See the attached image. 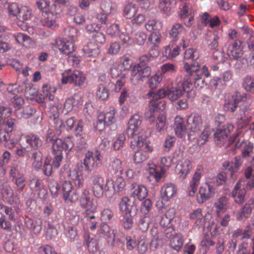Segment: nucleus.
<instances>
[{
	"instance_id": "f8f14e48",
	"label": "nucleus",
	"mask_w": 254,
	"mask_h": 254,
	"mask_svg": "<svg viewBox=\"0 0 254 254\" xmlns=\"http://www.w3.org/2000/svg\"><path fill=\"white\" fill-rule=\"evenodd\" d=\"M234 129V126L232 124H228L218 128L214 133V139L216 143L218 145H223L227 140L229 134Z\"/></svg>"
},
{
	"instance_id": "e2e57ef3",
	"label": "nucleus",
	"mask_w": 254,
	"mask_h": 254,
	"mask_svg": "<svg viewBox=\"0 0 254 254\" xmlns=\"http://www.w3.org/2000/svg\"><path fill=\"white\" fill-rule=\"evenodd\" d=\"M110 74L112 78L116 79L119 78L122 75L126 76L125 72L118 65V63H115L113 65L110 69Z\"/></svg>"
},
{
	"instance_id": "69168bd1",
	"label": "nucleus",
	"mask_w": 254,
	"mask_h": 254,
	"mask_svg": "<svg viewBox=\"0 0 254 254\" xmlns=\"http://www.w3.org/2000/svg\"><path fill=\"white\" fill-rule=\"evenodd\" d=\"M161 75L166 73H173L176 71L177 66L172 63H165L160 67Z\"/></svg>"
},
{
	"instance_id": "a211bd4d",
	"label": "nucleus",
	"mask_w": 254,
	"mask_h": 254,
	"mask_svg": "<svg viewBox=\"0 0 254 254\" xmlns=\"http://www.w3.org/2000/svg\"><path fill=\"white\" fill-rule=\"evenodd\" d=\"M166 104V102L164 101L160 102L158 104H156L155 101L151 100L149 103L148 107L145 112V118L148 120L151 124L154 123L155 113L158 112V106H162V107L165 108Z\"/></svg>"
},
{
	"instance_id": "58836bf2",
	"label": "nucleus",
	"mask_w": 254,
	"mask_h": 254,
	"mask_svg": "<svg viewBox=\"0 0 254 254\" xmlns=\"http://www.w3.org/2000/svg\"><path fill=\"white\" fill-rule=\"evenodd\" d=\"M17 213L18 210L15 207H9L0 204V213L2 215L5 214L10 220H15Z\"/></svg>"
},
{
	"instance_id": "9d476101",
	"label": "nucleus",
	"mask_w": 254,
	"mask_h": 254,
	"mask_svg": "<svg viewBox=\"0 0 254 254\" xmlns=\"http://www.w3.org/2000/svg\"><path fill=\"white\" fill-rule=\"evenodd\" d=\"M151 73V70L150 67L146 66L145 64H137L135 65L130 71L131 80L132 81L134 78L137 81H143L149 77Z\"/></svg>"
},
{
	"instance_id": "603ef678",
	"label": "nucleus",
	"mask_w": 254,
	"mask_h": 254,
	"mask_svg": "<svg viewBox=\"0 0 254 254\" xmlns=\"http://www.w3.org/2000/svg\"><path fill=\"white\" fill-rule=\"evenodd\" d=\"M84 239L90 252H94L97 251V244L93 239L90 237V233L88 232L85 233Z\"/></svg>"
},
{
	"instance_id": "c9c22d12",
	"label": "nucleus",
	"mask_w": 254,
	"mask_h": 254,
	"mask_svg": "<svg viewBox=\"0 0 254 254\" xmlns=\"http://www.w3.org/2000/svg\"><path fill=\"white\" fill-rule=\"evenodd\" d=\"M184 239L181 234H177L170 240V246L174 250L180 251L184 245Z\"/></svg>"
},
{
	"instance_id": "c756f323",
	"label": "nucleus",
	"mask_w": 254,
	"mask_h": 254,
	"mask_svg": "<svg viewBox=\"0 0 254 254\" xmlns=\"http://www.w3.org/2000/svg\"><path fill=\"white\" fill-rule=\"evenodd\" d=\"M241 163L237 157L235 158L234 162H225L223 164V166L226 170L230 172V176L232 179L235 180L236 177L235 173H237L241 166Z\"/></svg>"
},
{
	"instance_id": "a878e982",
	"label": "nucleus",
	"mask_w": 254,
	"mask_h": 254,
	"mask_svg": "<svg viewBox=\"0 0 254 254\" xmlns=\"http://www.w3.org/2000/svg\"><path fill=\"white\" fill-rule=\"evenodd\" d=\"M67 176L74 185L79 187H82L83 185L84 179L82 173L79 171V168L75 167L69 170Z\"/></svg>"
},
{
	"instance_id": "4468645a",
	"label": "nucleus",
	"mask_w": 254,
	"mask_h": 254,
	"mask_svg": "<svg viewBox=\"0 0 254 254\" xmlns=\"http://www.w3.org/2000/svg\"><path fill=\"white\" fill-rule=\"evenodd\" d=\"M74 42L73 39L64 38L57 39L56 44L61 52L65 55H68L74 51Z\"/></svg>"
},
{
	"instance_id": "bb28decb",
	"label": "nucleus",
	"mask_w": 254,
	"mask_h": 254,
	"mask_svg": "<svg viewBox=\"0 0 254 254\" xmlns=\"http://www.w3.org/2000/svg\"><path fill=\"white\" fill-rule=\"evenodd\" d=\"M254 208V199L250 200L237 214V219L239 221H244L252 213Z\"/></svg>"
},
{
	"instance_id": "20e7f679",
	"label": "nucleus",
	"mask_w": 254,
	"mask_h": 254,
	"mask_svg": "<svg viewBox=\"0 0 254 254\" xmlns=\"http://www.w3.org/2000/svg\"><path fill=\"white\" fill-rule=\"evenodd\" d=\"M215 183L211 178H206L205 183L200 187L197 195V201L202 203L210 198L213 197L215 193Z\"/></svg>"
},
{
	"instance_id": "79ce46f5",
	"label": "nucleus",
	"mask_w": 254,
	"mask_h": 254,
	"mask_svg": "<svg viewBox=\"0 0 254 254\" xmlns=\"http://www.w3.org/2000/svg\"><path fill=\"white\" fill-rule=\"evenodd\" d=\"M175 4V0H160L159 8L164 13L169 14Z\"/></svg>"
},
{
	"instance_id": "2f4dec72",
	"label": "nucleus",
	"mask_w": 254,
	"mask_h": 254,
	"mask_svg": "<svg viewBox=\"0 0 254 254\" xmlns=\"http://www.w3.org/2000/svg\"><path fill=\"white\" fill-rule=\"evenodd\" d=\"M175 130L176 134L180 138L183 137L186 134L187 129L184 120L179 116H177L175 119Z\"/></svg>"
},
{
	"instance_id": "ddd939ff",
	"label": "nucleus",
	"mask_w": 254,
	"mask_h": 254,
	"mask_svg": "<svg viewBox=\"0 0 254 254\" xmlns=\"http://www.w3.org/2000/svg\"><path fill=\"white\" fill-rule=\"evenodd\" d=\"M141 123V117L138 114H134L130 118L127 129L128 137H133L139 133V127Z\"/></svg>"
},
{
	"instance_id": "dca6fc26",
	"label": "nucleus",
	"mask_w": 254,
	"mask_h": 254,
	"mask_svg": "<svg viewBox=\"0 0 254 254\" xmlns=\"http://www.w3.org/2000/svg\"><path fill=\"white\" fill-rule=\"evenodd\" d=\"M203 168L202 166H198L190 182L189 187V195L193 196L197 190V187L200 183V179Z\"/></svg>"
},
{
	"instance_id": "c85d7f7f",
	"label": "nucleus",
	"mask_w": 254,
	"mask_h": 254,
	"mask_svg": "<svg viewBox=\"0 0 254 254\" xmlns=\"http://www.w3.org/2000/svg\"><path fill=\"white\" fill-rule=\"evenodd\" d=\"M175 217L174 208L169 209L166 213L161 217L160 225L163 227H171L172 223Z\"/></svg>"
},
{
	"instance_id": "37998d69",
	"label": "nucleus",
	"mask_w": 254,
	"mask_h": 254,
	"mask_svg": "<svg viewBox=\"0 0 254 254\" xmlns=\"http://www.w3.org/2000/svg\"><path fill=\"white\" fill-rule=\"evenodd\" d=\"M73 84L77 86L82 85L86 79L84 72L78 70H73Z\"/></svg>"
},
{
	"instance_id": "bf43d9fd",
	"label": "nucleus",
	"mask_w": 254,
	"mask_h": 254,
	"mask_svg": "<svg viewBox=\"0 0 254 254\" xmlns=\"http://www.w3.org/2000/svg\"><path fill=\"white\" fill-rule=\"evenodd\" d=\"M122 223L126 230H130L133 224V217L131 213H124L122 215Z\"/></svg>"
},
{
	"instance_id": "7ed1b4c3",
	"label": "nucleus",
	"mask_w": 254,
	"mask_h": 254,
	"mask_svg": "<svg viewBox=\"0 0 254 254\" xmlns=\"http://www.w3.org/2000/svg\"><path fill=\"white\" fill-rule=\"evenodd\" d=\"M160 166H157L153 163L148 165V172L157 182L163 177L166 170L171 166L172 159L170 157H162L160 158Z\"/></svg>"
},
{
	"instance_id": "7c9ffc66",
	"label": "nucleus",
	"mask_w": 254,
	"mask_h": 254,
	"mask_svg": "<svg viewBox=\"0 0 254 254\" xmlns=\"http://www.w3.org/2000/svg\"><path fill=\"white\" fill-rule=\"evenodd\" d=\"M132 203L131 200L127 197H123L121 199L119 204V208L123 214L131 213L135 208Z\"/></svg>"
},
{
	"instance_id": "09e8293b",
	"label": "nucleus",
	"mask_w": 254,
	"mask_h": 254,
	"mask_svg": "<svg viewBox=\"0 0 254 254\" xmlns=\"http://www.w3.org/2000/svg\"><path fill=\"white\" fill-rule=\"evenodd\" d=\"M31 9L27 6H22L20 8V10L17 18L19 21H24L29 20L31 16Z\"/></svg>"
},
{
	"instance_id": "3c124183",
	"label": "nucleus",
	"mask_w": 254,
	"mask_h": 254,
	"mask_svg": "<svg viewBox=\"0 0 254 254\" xmlns=\"http://www.w3.org/2000/svg\"><path fill=\"white\" fill-rule=\"evenodd\" d=\"M25 139L26 142L33 148H37L42 145L41 140L35 135H27Z\"/></svg>"
},
{
	"instance_id": "412c9836",
	"label": "nucleus",
	"mask_w": 254,
	"mask_h": 254,
	"mask_svg": "<svg viewBox=\"0 0 254 254\" xmlns=\"http://www.w3.org/2000/svg\"><path fill=\"white\" fill-rule=\"evenodd\" d=\"M246 192V191L243 187L242 181L240 180L236 184L232 193L234 201L238 204L243 203L244 201Z\"/></svg>"
},
{
	"instance_id": "680f3d73",
	"label": "nucleus",
	"mask_w": 254,
	"mask_h": 254,
	"mask_svg": "<svg viewBox=\"0 0 254 254\" xmlns=\"http://www.w3.org/2000/svg\"><path fill=\"white\" fill-rule=\"evenodd\" d=\"M126 137L124 134H120L114 139L112 143V147L115 150H119L122 149L125 144Z\"/></svg>"
},
{
	"instance_id": "c03bdc74",
	"label": "nucleus",
	"mask_w": 254,
	"mask_h": 254,
	"mask_svg": "<svg viewBox=\"0 0 254 254\" xmlns=\"http://www.w3.org/2000/svg\"><path fill=\"white\" fill-rule=\"evenodd\" d=\"M34 110L29 106H27L22 110L19 109L15 112L16 117L19 119H26L29 118L34 113Z\"/></svg>"
},
{
	"instance_id": "aec40b11",
	"label": "nucleus",
	"mask_w": 254,
	"mask_h": 254,
	"mask_svg": "<svg viewBox=\"0 0 254 254\" xmlns=\"http://www.w3.org/2000/svg\"><path fill=\"white\" fill-rule=\"evenodd\" d=\"M192 169L190 161L188 159H183L176 166V171L180 174V177L185 179Z\"/></svg>"
},
{
	"instance_id": "13d9d810",
	"label": "nucleus",
	"mask_w": 254,
	"mask_h": 254,
	"mask_svg": "<svg viewBox=\"0 0 254 254\" xmlns=\"http://www.w3.org/2000/svg\"><path fill=\"white\" fill-rule=\"evenodd\" d=\"M136 247L140 254H145L146 253L148 250V244L144 236H140L137 239Z\"/></svg>"
},
{
	"instance_id": "4d7b16f0",
	"label": "nucleus",
	"mask_w": 254,
	"mask_h": 254,
	"mask_svg": "<svg viewBox=\"0 0 254 254\" xmlns=\"http://www.w3.org/2000/svg\"><path fill=\"white\" fill-rule=\"evenodd\" d=\"M78 102V100L73 97L68 98L64 102L63 112L65 114L68 113L72 110L74 106L77 105Z\"/></svg>"
},
{
	"instance_id": "ea45409f",
	"label": "nucleus",
	"mask_w": 254,
	"mask_h": 254,
	"mask_svg": "<svg viewBox=\"0 0 254 254\" xmlns=\"http://www.w3.org/2000/svg\"><path fill=\"white\" fill-rule=\"evenodd\" d=\"M13 37L17 43L24 46H29L33 42L29 36L22 33L14 34Z\"/></svg>"
},
{
	"instance_id": "393cba45",
	"label": "nucleus",
	"mask_w": 254,
	"mask_h": 254,
	"mask_svg": "<svg viewBox=\"0 0 254 254\" xmlns=\"http://www.w3.org/2000/svg\"><path fill=\"white\" fill-rule=\"evenodd\" d=\"M13 190L6 178L0 179V200L7 199L12 196Z\"/></svg>"
},
{
	"instance_id": "a19ab883",
	"label": "nucleus",
	"mask_w": 254,
	"mask_h": 254,
	"mask_svg": "<svg viewBox=\"0 0 254 254\" xmlns=\"http://www.w3.org/2000/svg\"><path fill=\"white\" fill-rule=\"evenodd\" d=\"M133 140L131 141V147L135 150H141L143 147L144 143L145 141V136L139 134L134 135L133 137H131Z\"/></svg>"
},
{
	"instance_id": "de8ad7c7",
	"label": "nucleus",
	"mask_w": 254,
	"mask_h": 254,
	"mask_svg": "<svg viewBox=\"0 0 254 254\" xmlns=\"http://www.w3.org/2000/svg\"><path fill=\"white\" fill-rule=\"evenodd\" d=\"M138 12V8L132 3H129L126 6L124 10V15L127 19H131Z\"/></svg>"
},
{
	"instance_id": "cd10ccee",
	"label": "nucleus",
	"mask_w": 254,
	"mask_h": 254,
	"mask_svg": "<svg viewBox=\"0 0 254 254\" xmlns=\"http://www.w3.org/2000/svg\"><path fill=\"white\" fill-rule=\"evenodd\" d=\"M131 195L135 198L142 200L148 195V190L143 185L133 184L131 189Z\"/></svg>"
},
{
	"instance_id": "1a4fd4ad",
	"label": "nucleus",
	"mask_w": 254,
	"mask_h": 254,
	"mask_svg": "<svg viewBox=\"0 0 254 254\" xmlns=\"http://www.w3.org/2000/svg\"><path fill=\"white\" fill-rule=\"evenodd\" d=\"M187 124L190 130L188 134L190 140L192 139L193 133H198L202 127L203 120L200 115L196 113H191L187 119Z\"/></svg>"
},
{
	"instance_id": "6ab92c4d",
	"label": "nucleus",
	"mask_w": 254,
	"mask_h": 254,
	"mask_svg": "<svg viewBox=\"0 0 254 254\" xmlns=\"http://www.w3.org/2000/svg\"><path fill=\"white\" fill-rule=\"evenodd\" d=\"M151 234L152 237L149 243V250L151 251H155L162 246L163 236L158 232L156 228L151 229Z\"/></svg>"
},
{
	"instance_id": "b1692460",
	"label": "nucleus",
	"mask_w": 254,
	"mask_h": 254,
	"mask_svg": "<svg viewBox=\"0 0 254 254\" xmlns=\"http://www.w3.org/2000/svg\"><path fill=\"white\" fill-rule=\"evenodd\" d=\"M96 235L99 238H103L107 240L108 242L111 240L112 243L114 241L115 236L111 231L110 228L108 224L103 222L101 224L97 232Z\"/></svg>"
},
{
	"instance_id": "f257e3e1",
	"label": "nucleus",
	"mask_w": 254,
	"mask_h": 254,
	"mask_svg": "<svg viewBox=\"0 0 254 254\" xmlns=\"http://www.w3.org/2000/svg\"><path fill=\"white\" fill-rule=\"evenodd\" d=\"M184 68L188 74L184 81L180 85L169 88L168 97L171 101H175L182 97L187 88H190L192 83L197 88H201L204 86V80L197 72L199 66L197 62L189 63L184 62Z\"/></svg>"
},
{
	"instance_id": "6e6d98bb",
	"label": "nucleus",
	"mask_w": 254,
	"mask_h": 254,
	"mask_svg": "<svg viewBox=\"0 0 254 254\" xmlns=\"http://www.w3.org/2000/svg\"><path fill=\"white\" fill-rule=\"evenodd\" d=\"M101 6L103 11L107 14L114 13L116 12L117 9L116 3L109 0L104 1Z\"/></svg>"
},
{
	"instance_id": "864d4df0",
	"label": "nucleus",
	"mask_w": 254,
	"mask_h": 254,
	"mask_svg": "<svg viewBox=\"0 0 254 254\" xmlns=\"http://www.w3.org/2000/svg\"><path fill=\"white\" fill-rule=\"evenodd\" d=\"M56 91L55 87L49 85H44L43 86V94L44 98L48 99L50 101H52L54 99V94Z\"/></svg>"
},
{
	"instance_id": "49530a36",
	"label": "nucleus",
	"mask_w": 254,
	"mask_h": 254,
	"mask_svg": "<svg viewBox=\"0 0 254 254\" xmlns=\"http://www.w3.org/2000/svg\"><path fill=\"white\" fill-rule=\"evenodd\" d=\"M151 222V218L150 215H144V216L140 218L138 222V228L142 232L146 231Z\"/></svg>"
},
{
	"instance_id": "5701e85b",
	"label": "nucleus",
	"mask_w": 254,
	"mask_h": 254,
	"mask_svg": "<svg viewBox=\"0 0 254 254\" xmlns=\"http://www.w3.org/2000/svg\"><path fill=\"white\" fill-rule=\"evenodd\" d=\"M176 193V187L173 184H166L161 188V197L166 201H169L171 198L174 197Z\"/></svg>"
},
{
	"instance_id": "f03ea898",
	"label": "nucleus",
	"mask_w": 254,
	"mask_h": 254,
	"mask_svg": "<svg viewBox=\"0 0 254 254\" xmlns=\"http://www.w3.org/2000/svg\"><path fill=\"white\" fill-rule=\"evenodd\" d=\"M91 186L94 195L98 198L102 197L104 195L111 198L115 192H120L126 186V182L122 177L117 178L115 183L111 178L105 181L100 175H93L91 177Z\"/></svg>"
},
{
	"instance_id": "8fccbe9b",
	"label": "nucleus",
	"mask_w": 254,
	"mask_h": 254,
	"mask_svg": "<svg viewBox=\"0 0 254 254\" xmlns=\"http://www.w3.org/2000/svg\"><path fill=\"white\" fill-rule=\"evenodd\" d=\"M185 32L186 30L182 24L176 23L172 26L169 34L172 38L177 40L178 38V35Z\"/></svg>"
},
{
	"instance_id": "6e6552de",
	"label": "nucleus",
	"mask_w": 254,
	"mask_h": 254,
	"mask_svg": "<svg viewBox=\"0 0 254 254\" xmlns=\"http://www.w3.org/2000/svg\"><path fill=\"white\" fill-rule=\"evenodd\" d=\"M59 9L55 4L51 5L50 9L45 11V17L42 20V24L49 28L54 29L58 26L57 19L59 16Z\"/></svg>"
},
{
	"instance_id": "2eb2a0df",
	"label": "nucleus",
	"mask_w": 254,
	"mask_h": 254,
	"mask_svg": "<svg viewBox=\"0 0 254 254\" xmlns=\"http://www.w3.org/2000/svg\"><path fill=\"white\" fill-rule=\"evenodd\" d=\"M211 218L212 216L210 213L207 212L203 215L200 209H196L190 214V218L193 220L195 225L199 227L203 226Z\"/></svg>"
},
{
	"instance_id": "338daca9",
	"label": "nucleus",
	"mask_w": 254,
	"mask_h": 254,
	"mask_svg": "<svg viewBox=\"0 0 254 254\" xmlns=\"http://www.w3.org/2000/svg\"><path fill=\"white\" fill-rule=\"evenodd\" d=\"M250 229L249 226H248L245 229H238L235 230L233 234V238H237L239 236H242V239H249L251 237V235L250 234Z\"/></svg>"
},
{
	"instance_id": "f3484780",
	"label": "nucleus",
	"mask_w": 254,
	"mask_h": 254,
	"mask_svg": "<svg viewBox=\"0 0 254 254\" xmlns=\"http://www.w3.org/2000/svg\"><path fill=\"white\" fill-rule=\"evenodd\" d=\"M64 198L67 202H75L78 199L77 193L73 190L70 182L65 181L62 186Z\"/></svg>"
},
{
	"instance_id": "774afa93",
	"label": "nucleus",
	"mask_w": 254,
	"mask_h": 254,
	"mask_svg": "<svg viewBox=\"0 0 254 254\" xmlns=\"http://www.w3.org/2000/svg\"><path fill=\"white\" fill-rule=\"evenodd\" d=\"M58 235L57 230L51 224L48 223L46 226L45 237L47 240H51Z\"/></svg>"
},
{
	"instance_id": "e433bc0d",
	"label": "nucleus",
	"mask_w": 254,
	"mask_h": 254,
	"mask_svg": "<svg viewBox=\"0 0 254 254\" xmlns=\"http://www.w3.org/2000/svg\"><path fill=\"white\" fill-rule=\"evenodd\" d=\"M237 100V98L234 95L227 97L224 105V110L227 112H234L238 105Z\"/></svg>"
},
{
	"instance_id": "72a5a7b5",
	"label": "nucleus",
	"mask_w": 254,
	"mask_h": 254,
	"mask_svg": "<svg viewBox=\"0 0 254 254\" xmlns=\"http://www.w3.org/2000/svg\"><path fill=\"white\" fill-rule=\"evenodd\" d=\"M216 212L218 216H220L221 213L225 212L229 207V201L225 196L219 198L214 204Z\"/></svg>"
},
{
	"instance_id": "5fc2aeb1",
	"label": "nucleus",
	"mask_w": 254,
	"mask_h": 254,
	"mask_svg": "<svg viewBox=\"0 0 254 254\" xmlns=\"http://www.w3.org/2000/svg\"><path fill=\"white\" fill-rule=\"evenodd\" d=\"M73 70L71 69H67L64 70L61 73V82L63 84L68 83L73 84Z\"/></svg>"
},
{
	"instance_id": "473e14b6",
	"label": "nucleus",
	"mask_w": 254,
	"mask_h": 254,
	"mask_svg": "<svg viewBox=\"0 0 254 254\" xmlns=\"http://www.w3.org/2000/svg\"><path fill=\"white\" fill-rule=\"evenodd\" d=\"M82 51L86 57L96 56L100 53V46L90 42L83 47Z\"/></svg>"
},
{
	"instance_id": "4be33fe9",
	"label": "nucleus",
	"mask_w": 254,
	"mask_h": 254,
	"mask_svg": "<svg viewBox=\"0 0 254 254\" xmlns=\"http://www.w3.org/2000/svg\"><path fill=\"white\" fill-rule=\"evenodd\" d=\"M227 55L230 59L237 60L243 55V48L240 42H235L230 45L227 50Z\"/></svg>"
},
{
	"instance_id": "0e129e2a",
	"label": "nucleus",
	"mask_w": 254,
	"mask_h": 254,
	"mask_svg": "<svg viewBox=\"0 0 254 254\" xmlns=\"http://www.w3.org/2000/svg\"><path fill=\"white\" fill-rule=\"evenodd\" d=\"M158 55V50L157 48H154L150 51L149 54L144 55L142 56L140 58L141 64H145L151 60V59L153 57H157Z\"/></svg>"
},
{
	"instance_id": "f704fd0d",
	"label": "nucleus",
	"mask_w": 254,
	"mask_h": 254,
	"mask_svg": "<svg viewBox=\"0 0 254 254\" xmlns=\"http://www.w3.org/2000/svg\"><path fill=\"white\" fill-rule=\"evenodd\" d=\"M42 224V220L39 218L31 219L25 223L26 227L36 235L40 234L41 232Z\"/></svg>"
},
{
	"instance_id": "a18cd8bd",
	"label": "nucleus",
	"mask_w": 254,
	"mask_h": 254,
	"mask_svg": "<svg viewBox=\"0 0 254 254\" xmlns=\"http://www.w3.org/2000/svg\"><path fill=\"white\" fill-rule=\"evenodd\" d=\"M180 53V48L177 46H167L165 48L164 54L169 59H173L179 55Z\"/></svg>"
},
{
	"instance_id": "052dcab7",
	"label": "nucleus",
	"mask_w": 254,
	"mask_h": 254,
	"mask_svg": "<svg viewBox=\"0 0 254 254\" xmlns=\"http://www.w3.org/2000/svg\"><path fill=\"white\" fill-rule=\"evenodd\" d=\"M166 124V114L164 112L160 113L158 117L156 124V128L158 131H161L165 128Z\"/></svg>"
},
{
	"instance_id": "39448f33",
	"label": "nucleus",
	"mask_w": 254,
	"mask_h": 254,
	"mask_svg": "<svg viewBox=\"0 0 254 254\" xmlns=\"http://www.w3.org/2000/svg\"><path fill=\"white\" fill-rule=\"evenodd\" d=\"M80 206L85 209L86 213L95 212L98 206L97 200L94 198L87 189L82 190L79 198Z\"/></svg>"
},
{
	"instance_id": "4c0bfd02",
	"label": "nucleus",
	"mask_w": 254,
	"mask_h": 254,
	"mask_svg": "<svg viewBox=\"0 0 254 254\" xmlns=\"http://www.w3.org/2000/svg\"><path fill=\"white\" fill-rule=\"evenodd\" d=\"M168 91L169 87H164L159 89L156 92L150 90L146 96L147 98L152 97L153 100H159L168 97Z\"/></svg>"
},
{
	"instance_id": "423d86ee",
	"label": "nucleus",
	"mask_w": 254,
	"mask_h": 254,
	"mask_svg": "<svg viewBox=\"0 0 254 254\" xmlns=\"http://www.w3.org/2000/svg\"><path fill=\"white\" fill-rule=\"evenodd\" d=\"M47 141H50L52 144V152L55 154H62L63 150H69L72 148L74 146L73 138L71 137L65 138L64 140L60 138L52 139L50 137L47 138Z\"/></svg>"
},
{
	"instance_id": "9b49d317",
	"label": "nucleus",
	"mask_w": 254,
	"mask_h": 254,
	"mask_svg": "<svg viewBox=\"0 0 254 254\" xmlns=\"http://www.w3.org/2000/svg\"><path fill=\"white\" fill-rule=\"evenodd\" d=\"M11 113V110L8 108L0 106V126L7 132L11 131L14 126L15 119H9L5 121Z\"/></svg>"
},
{
	"instance_id": "0eeeda50",
	"label": "nucleus",
	"mask_w": 254,
	"mask_h": 254,
	"mask_svg": "<svg viewBox=\"0 0 254 254\" xmlns=\"http://www.w3.org/2000/svg\"><path fill=\"white\" fill-rule=\"evenodd\" d=\"M101 163V155L98 151L87 152L83 159L84 170L90 172L96 169Z\"/></svg>"
}]
</instances>
